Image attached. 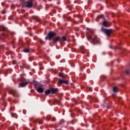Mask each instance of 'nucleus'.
<instances>
[{"instance_id":"1","label":"nucleus","mask_w":130,"mask_h":130,"mask_svg":"<svg viewBox=\"0 0 130 130\" xmlns=\"http://www.w3.org/2000/svg\"><path fill=\"white\" fill-rule=\"evenodd\" d=\"M86 37L88 40L91 42L92 44H99L100 43L99 39L94 34V32L92 30H88L87 32Z\"/></svg>"},{"instance_id":"2","label":"nucleus","mask_w":130,"mask_h":130,"mask_svg":"<svg viewBox=\"0 0 130 130\" xmlns=\"http://www.w3.org/2000/svg\"><path fill=\"white\" fill-rule=\"evenodd\" d=\"M35 83L34 87L36 90L38 92V93H43L44 92V88L39 86V83H37V81L34 80Z\"/></svg>"},{"instance_id":"3","label":"nucleus","mask_w":130,"mask_h":130,"mask_svg":"<svg viewBox=\"0 0 130 130\" xmlns=\"http://www.w3.org/2000/svg\"><path fill=\"white\" fill-rule=\"evenodd\" d=\"M101 31L103 32L104 34L107 35V36H110L111 33H112V29H104L103 28H102Z\"/></svg>"},{"instance_id":"4","label":"nucleus","mask_w":130,"mask_h":130,"mask_svg":"<svg viewBox=\"0 0 130 130\" xmlns=\"http://www.w3.org/2000/svg\"><path fill=\"white\" fill-rule=\"evenodd\" d=\"M55 36H56V34L53 31H50L48 34L49 40H51Z\"/></svg>"},{"instance_id":"5","label":"nucleus","mask_w":130,"mask_h":130,"mask_svg":"<svg viewBox=\"0 0 130 130\" xmlns=\"http://www.w3.org/2000/svg\"><path fill=\"white\" fill-rule=\"evenodd\" d=\"M30 83V80H28V81H26L25 83H21L19 84V88H24V87H26L27 85Z\"/></svg>"},{"instance_id":"6","label":"nucleus","mask_w":130,"mask_h":130,"mask_svg":"<svg viewBox=\"0 0 130 130\" xmlns=\"http://www.w3.org/2000/svg\"><path fill=\"white\" fill-rule=\"evenodd\" d=\"M33 4L31 2H27L25 3V6L26 8H32Z\"/></svg>"},{"instance_id":"7","label":"nucleus","mask_w":130,"mask_h":130,"mask_svg":"<svg viewBox=\"0 0 130 130\" xmlns=\"http://www.w3.org/2000/svg\"><path fill=\"white\" fill-rule=\"evenodd\" d=\"M10 93L11 94H12V95H13V96H18V91H17V90L16 89H12L10 91Z\"/></svg>"},{"instance_id":"8","label":"nucleus","mask_w":130,"mask_h":130,"mask_svg":"<svg viewBox=\"0 0 130 130\" xmlns=\"http://www.w3.org/2000/svg\"><path fill=\"white\" fill-rule=\"evenodd\" d=\"M58 84H66V85H68V84H69V82H68V81L63 80L62 79H59L58 80Z\"/></svg>"},{"instance_id":"9","label":"nucleus","mask_w":130,"mask_h":130,"mask_svg":"<svg viewBox=\"0 0 130 130\" xmlns=\"http://www.w3.org/2000/svg\"><path fill=\"white\" fill-rule=\"evenodd\" d=\"M57 41H59L60 42V37L57 36L53 39V43H55L56 42H57Z\"/></svg>"},{"instance_id":"10","label":"nucleus","mask_w":130,"mask_h":130,"mask_svg":"<svg viewBox=\"0 0 130 130\" xmlns=\"http://www.w3.org/2000/svg\"><path fill=\"white\" fill-rule=\"evenodd\" d=\"M51 91L52 92V94H55L57 92H58V88H52L51 89Z\"/></svg>"},{"instance_id":"11","label":"nucleus","mask_w":130,"mask_h":130,"mask_svg":"<svg viewBox=\"0 0 130 130\" xmlns=\"http://www.w3.org/2000/svg\"><path fill=\"white\" fill-rule=\"evenodd\" d=\"M66 41H67V38L66 37L63 36L62 38H60V42H62Z\"/></svg>"},{"instance_id":"12","label":"nucleus","mask_w":130,"mask_h":130,"mask_svg":"<svg viewBox=\"0 0 130 130\" xmlns=\"http://www.w3.org/2000/svg\"><path fill=\"white\" fill-rule=\"evenodd\" d=\"M103 24V25L105 26V27H108L109 26L108 22H107V21H104Z\"/></svg>"},{"instance_id":"13","label":"nucleus","mask_w":130,"mask_h":130,"mask_svg":"<svg viewBox=\"0 0 130 130\" xmlns=\"http://www.w3.org/2000/svg\"><path fill=\"white\" fill-rule=\"evenodd\" d=\"M45 93L46 95H49L50 93H51V90L50 89H48L45 91Z\"/></svg>"},{"instance_id":"14","label":"nucleus","mask_w":130,"mask_h":130,"mask_svg":"<svg viewBox=\"0 0 130 130\" xmlns=\"http://www.w3.org/2000/svg\"><path fill=\"white\" fill-rule=\"evenodd\" d=\"M87 53V50H86L84 48H82L81 49V53H82L83 54H85V53Z\"/></svg>"},{"instance_id":"15","label":"nucleus","mask_w":130,"mask_h":130,"mask_svg":"<svg viewBox=\"0 0 130 130\" xmlns=\"http://www.w3.org/2000/svg\"><path fill=\"white\" fill-rule=\"evenodd\" d=\"M129 73H130V70L127 69L126 70V71H125V74L126 75H129Z\"/></svg>"},{"instance_id":"16","label":"nucleus","mask_w":130,"mask_h":130,"mask_svg":"<svg viewBox=\"0 0 130 130\" xmlns=\"http://www.w3.org/2000/svg\"><path fill=\"white\" fill-rule=\"evenodd\" d=\"M23 52H30V49H24L23 50Z\"/></svg>"},{"instance_id":"17","label":"nucleus","mask_w":130,"mask_h":130,"mask_svg":"<svg viewBox=\"0 0 130 130\" xmlns=\"http://www.w3.org/2000/svg\"><path fill=\"white\" fill-rule=\"evenodd\" d=\"M113 91H114V92H117V87H113Z\"/></svg>"},{"instance_id":"18","label":"nucleus","mask_w":130,"mask_h":130,"mask_svg":"<svg viewBox=\"0 0 130 130\" xmlns=\"http://www.w3.org/2000/svg\"><path fill=\"white\" fill-rule=\"evenodd\" d=\"M51 119V115H48V116L47 117V120H50Z\"/></svg>"},{"instance_id":"19","label":"nucleus","mask_w":130,"mask_h":130,"mask_svg":"<svg viewBox=\"0 0 130 130\" xmlns=\"http://www.w3.org/2000/svg\"><path fill=\"white\" fill-rule=\"evenodd\" d=\"M35 20L37 22H39V21H40L39 18H38V17H35Z\"/></svg>"},{"instance_id":"20","label":"nucleus","mask_w":130,"mask_h":130,"mask_svg":"<svg viewBox=\"0 0 130 130\" xmlns=\"http://www.w3.org/2000/svg\"><path fill=\"white\" fill-rule=\"evenodd\" d=\"M86 67L85 66H81L80 67V70H81V71L82 72L83 69H85Z\"/></svg>"},{"instance_id":"21","label":"nucleus","mask_w":130,"mask_h":130,"mask_svg":"<svg viewBox=\"0 0 130 130\" xmlns=\"http://www.w3.org/2000/svg\"><path fill=\"white\" fill-rule=\"evenodd\" d=\"M12 64H16L17 62L16 61V60H12Z\"/></svg>"},{"instance_id":"22","label":"nucleus","mask_w":130,"mask_h":130,"mask_svg":"<svg viewBox=\"0 0 130 130\" xmlns=\"http://www.w3.org/2000/svg\"><path fill=\"white\" fill-rule=\"evenodd\" d=\"M89 98H90L91 100H93L94 99V97L92 96L91 95L89 96Z\"/></svg>"},{"instance_id":"23","label":"nucleus","mask_w":130,"mask_h":130,"mask_svg":"<svg viewBox=\"0 0 130 130\" xmlns=\"http://www.w3.org/2000/svg\"><path fill=\"white\" fill-rule=\"evenodd\" d=\"M38 122L39 124H42V123H43V122H42L41 121H38Z\"/></svg>"},{"instance_id":"24","label":"nucleus","mask_w":130,"mask_h":130,"mask_svg":"<svg viewBox=\"0 0 130 130\" xmlns=\"http://www.w3.org/2000/svg\"><path fill=\"white\" fill-rule=\"evenodd\" d=\"M59 77H61V78H63L61 73H59Z\"/></svg>"},{"instance_id":"25","label":"nucleus","mask_w":130,"mask_h":130,"mask_svg":"<svg viewBox=\"0 0 130 130\" xmlns=\"http://www.w3.org/2000/svg\"><path fill=\"white\" fill-rule=\"evenodd\" d=\"M26 44H27V45L30 44V41H26Z\"/></svg>"},{"instance_id":"26","label":"nucleus","mask_w":130,"mask_h":130,"mask_svg":"<svg viewBox=\"0 0 130 130\" xmlns=\"http://www.w3.org/2000/svg\"><path fill=\"white\" fill-rule=\"evenodd\" d=\"M20 68L21 70H22V69H24V66H20Z\"/></svg>"},{"instance_id":"27","label":"nucleus","mask_w":130,"mask_h":130,"mask_svg":"<svg viewBox=\"0 0 130 130\" xmlns=\"http://www.w3.org/2000/svg\"><path fill=\"white\" fill-rule=\"evenodd\" d=\"M52 121H55V118L54 117L52 118Z\"/></svg>"},{"instance_id":"28","label":"nucleus","mask_w":130,"mask_h":130,"mask_svg":"<svg viewBox=\"0 0 130 130\" xmlns=\"http://www.w3.org/2000/svg\"><path fill=\"white\" fill-rule=\"evenodd\" d=\"M40 43H41L42 44H44V42L42 40L40 41Z\"/></svg>"},{"instance_id":"29","label":"nucleus","mask_w":130,"mask_h":130,"mask_svg":"<svg viewBox=\"0 0 130 130\" xmlns=\"http://www.w3.org/2000/svg\"><path fill=\"white\" fill-rule=\"evenodd\" d=\"M2 14H6V11H3L2 12Z\"/></svg>"},{"instance_id":"30","label":"nucleus","mask_w":130,"mask_h":130,"mask_svg":"<svg viewBox=\"0 0 130 130\" xmlns=\"http://www.w3.org/2000/svg\"><path fill=\"white\" fill-rule=\"evenodd\" d=\"M2 29L4 31H5V30H6V28H5V27L2 26Z\"/></svg>"},{"instance_id":"31","label":"nucleus","mask_w":130,"mask_h":130,"mask_svg":"<svg viewBox=\"0 0 130 130\" xmlns=\"http://www.w3.org/2000/svg\"><path fill=\"white\" fill-rule=\"evenodd\" d=\"M88 89H89V91H92V87H89Z\"/></svg>"},{"instance_id":"32","label":"nucleus","mask_w":130,"mask_h":130,"mask_svg":"<svg viewBox=\"0 0 130 130\" xmlns=\"http://www.w3.org/2000/svg\"><path fill=\"white\" fill-rule=\"evenodd\" d=\"M40 70H43V68H42L41 67H40Z\"/></svg>"},{"instance_id":"33","label":"nucleus","mask_w":130,"mask_h":130,"mask_svg":"<svg viewBox=\"0 0 130 130\" xmlns=\"http://www.w3.org/2000/svg\"><path fill=\"white\" fill-rule=\"evenodd\" d=\"M56 101L57 102V103H59L58 101L56 100Z\"/></svg>"}]
</instances>
